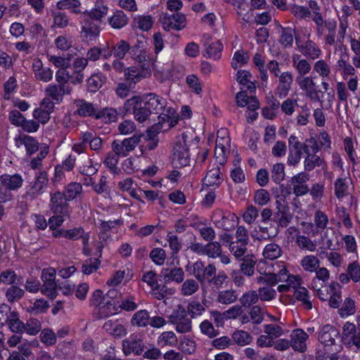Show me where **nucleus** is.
Returning <instances> with one entry per match:
<instances>
[{"mask_svg":"<svg viewBox=\"0 0 360 360\" xmlns=\"http://www.w3.org/2000/svg\"><path fill=\"white\" fill-rule=\"evenodd\" d=\"M187 139L188 135L183 133L181 138L176 141L172 150L174 158H191V156L199 158L200 149L197 143L191 142L188 145Z\"/></svg>","mask_w":360,"mask_h":360,"instance_id":"nucleus-5","label":"nucleus"},{"mask_svg":"<svg viewBox=\"0 0 360 360\" xmlns=\"http://www.w3.org/2000/svg\"><path fill=\"white\" fill-rule=\"evenodd\" d=\"M48 184V174L46 172H40L36 176L34 184L27 188L26 195L32 199L41 195L46 189Z\"/></svg>","mask_w":360,"mask_h":360,"instance_id":"nucleus-13","label":"nucleus"},{"mask_svg":"<svg viewBox=\"0 0 360 360\" xmlns=\"http://www.w3.org/2000/svg\"><path fill=\"white\" fill-rule=\"evenodd\" d=\"M199 290L198 282L193 278H188L182 282L180 288L181 294L183 296H191Z\"/></svg>","mask_w":360,"mask_h":360,"instance_id":"nucleus-34","label":"nucleus"},{"mask_svg":"<svg viewBox=\"0 0 360 360\" xmlns=\"http://www.w3.org/2000/svg\"><path fill=\"white\" fill-rule=\"evenodd\" d=\"M247 245L246 243L231 241L229 245V250L237 260H240L246 256Z\"/></svg>","mask_w":360,"mask_h":360,"instance_id":"nucleus-39","label":"nucleus"},{"mask_svg":"<svg viewBox=\"0 0 360 360\" xmlns=\"http://www.w3.org/2000/svg\"><path fill=\"white\" fill-rule=\"evenodd\" d=\"M49 308V304L46 300L39 299L34 302H30V306L27 307V311L34 314H39L46 312Z\"/></svg>","mask_w":360,"mask_h":360,"instance_id":"nucleus-56","label":"nucleus"},{"mask_svg":"<svg viewBox=\"0 0 360 360\" xmlns=\"http://www.w3.org/2000/svg\"><path fill=\"white\" fill-rule=\"evenodd\" d=\"M236 103L239 107L248 106L250 111L256 110L259 108V101L255 96L248 97L246 91H240L236 96Z\"/></svg>","mask_w":360,"mask_h":360,"instance_id":"nucleus-20","label":"nucleus"},{"mask_svg":"<svg viewBox=\"0 0 360 360\" xmlns=\"http://www.w3.org/2000/svg\"><path fill=\"white\" fill-rule=\"evenodd\" d=\"M103 328L108 333L115 338H121L127 334L125 327L118 320H108L103 324Z\"/></svg>","mask_w":360,"mask_h":360,"instance_id":"nucleus-22","label":"nucleus"},{"mask_svg":"<svg viewBox=\"0 0 360 360\" xmlns=\"http://www.w3.org/2000/svg\"><path fill=\"white\" fill-rule=\"evenodd\" d=\"M150 315L147 310L141 309L137 311L131 319L132 326L137 327H146L149 324Z\"/></svg>","mask_w":360,"mask_h":360,"instance_id":"nucleus-33","label":"nucleus"},{"mask_svg":"<svg viewBox=\"0 0 360 360\" xmlns=\"http://www.w3.org/2000/svg\"><path fill=\"white\" fill-rule=\"evenodd\" d=\"M220 174V170L217 167L210 169L203 179V185L207 187L218 186L221 181Z\"/></svg>","mask_w":360,"mask_h":360,"instance_id":"nucleus-35","label":"nucleus"},{"mask_svg":"<svg viewBox=\"0 0 360 360\" xmlns=\"http://www.w3.org/2000/svg\"><path fill=\"white\" fill-rule=\"evenodd\" d=\"M292 348L297 352H304L307 349L306 341L309 338L308 334L302 329L293 330L290 335Z\"/></svg>","mask_w":360,"mask_h":360,"instance_id":"nucleus-16","label":"nucleus"},{"mask_svg":"<svg viewBox=\"0 0 360 360\" xmlns=\"http://www.w3.org/2000/svg\"><path fill=\"white\" fill-rule=\"evenodd\" d=\"M105 77L102 74H96L91 75L87 79V91L89 92H96L103 85Z\"/></svg>","mask_w":360,"mask_h":360,"instance_id":"nucleus-47","label":"nucleus"},{"mask_svg":"<svg viewBox=\"0 0 360 360\" xmlns=\"http://www.w3.org/2000/svg\"><path fill=\"white\" fill-rule=\"evenodd\" d=\"M342 340L347 347L360 350V328L350 321L345 322L342 327Z\"/></svg>","mask_w":360,"mask_h":360,"instance_id":"nucleus-6","label":"nucleus"},{"mask_svg":"<svg viewBox=\"0 0 360 360\" xmlns=\"http://www.w3.org/2000/svg\"><path fill=\"white\" fill-rule=\"evenodd\" d=\"M274 273L265 274V284L269 286L276 285L279 282H283L284 277L281 272V267L278 268L274 266Z\"/></svg>","mask_w":360,"mask_h":360,"instance_id":"nucleus-53","label":"nucleus"},{"mask_svg":"<svg viewBox=\"0 0 360 360\" xmlns=\"http://www.w3.org/2000/svg\"><path fill=\"white\" fill-rule=\"evenodd\" d=\"M251 76L249 71L240 70L237 72L236 80L241 86L246 87L248 90L252 92L255 91V85L249 79Z\"/></svg>","mask_w":360,"mask_h":360,"instance_id":"nucleus-40","label":"nucleus"},{"mask_svg":"<svg viewBox=\"0 0 360 360\" xmlns=\"http://www.w3.org/2000/svg\"><path fill=\"white\" fill-rule=\"evenodd\" d=\"M276 208L278 210L276 217L279 224L282 227H287L292 220V214L289 209L285 204H282L279 200H276Z\"/></svg>","mask_w":360,"mask_h":360,"instance_id":"nucleus-24","label":"nucleus"},{"mask_svg":"<svg viewBox=\"0 0 360 360\" xmlns=\"http://www.w3.org/2000/svg\"><path fill=\"white\" fill-rule=\"evenodd\" d=\"M141 140V136L135 134L133 136L125 139L122 141L117 140L112 143V149L118 156H127L129 152L132 151Z\"/></svg>","mask_w":360,"mask_h":360,"instance_id":"nucleus-9","label":"nucleus"},{"mask_svg":"<svg viewBox=\"0 0 360 360\" xmlns=\"http://www.w3.org/2000/svg\"><path fill=\"white\" fill-rule=\"evenodd\" d=\"M5 323H6L10 330L14 333H18L23 332L24 323L20 321L15 312L11 313L10 318Z\"/></svg>","mask_w":360,"mask_h":360,"instance_id":"nucleus-60","label":"nucleus"},{"mask_svg":"<svg viewBox=\"0 0 360 360\" xmlns=\"http://www.w3.org/2000/svg\"><path fill=\"white\" fill-rule=\"evenodd\" d=\"M122 351L126 356L131 353L136 355L143 352V342L139 334H131L122 342Z\"/></svg>","mask_w":360,"mask_h":360,"instance_id":"nucleus-12","label":"nucleus"},{"mask_svg":"<svg viewBox=\"0 0 360 360\" xmlns=\"http://www.w3.org/2000/svg\"><path fill=\"white\" fill-rule=\"evenodd\" d=\"M166 100L155 94L133 96L125 101L122 113H132L136 121L143 123L153 113L158 114L165 107Z\"/></svg>","mask_w":360,"mask_h":360,"instance_id":"nucleus-1","label":"nucleus"},{"mask_svg":"<svg viewBox=\"0 0 360 360\" xmlns=\"http://www.w3.org/2000/svg\"><path fill=\"white\" fill-rule=\"evenodd\" d=\"M75 103L77 107V112L79 115L82 117L94 116L96 117L97 112L92 103L83 99L76 100Z\"/></svg>","mask_w":360,"mask_h":360,"instance_id":"nucleus-27","label":"nucleus"},{"mask_svg":"<svg viewBox=\"0 0 360 360\" xmlns=\"http://www.w3.org/2000/svg\"><path fill=\"white\" fill-rule=\"evenodd\" d=\"M24 294L23 289L12 285L6 289L5 296L8 302L13 303L19 301L24 296Z\"/></svg>","mask_w":360,"mask_h":360,"instance_id":"nucleus-46","label":"nucleus"},{"mask_svg":"<svg viewBox=\"0 0 360 360\" xmlns=\"http://www.w3.org/2000/svg\"><path fill=\"white\" fill-rule=\"evenodd\" d=\"M69 201L66 199L64 194L61 192L56 191L51 194L50 198V209L54 214H62L63 215H69L70 209Z\"/></svg>","mask_w":360,"mask_h":360,"instance_id":"nucleus-11","label":"nucleus"},{"mask_svg":"<svg viewBox=\"0 0 360 360\" xmlns=\"http://www.w3.org/2000/svg\"><path fill=\"white\" fill-rule=\"evenodd\" d=\"M300 264L304 271L314 272L319 269L320 261L316 256L310 255L304 256Z\"/></svg>","mask_w":360,"mask_h":360,"instance_id":"nucleus-36","label":"nucleus"},{"mask_svg":"<svg viewBox=\"0 0 360 360\" xmlns=\"http://www.w3.org/2000/svg\"><path fill=\"white\" fill-rule=\"evenodd\" d=\"M294 295L298 301L302 302L303 306L307 309L312 308V304L309 299V291L304 287H299L295 290Z\"/></svg>","mask_w":360,"mask_h":360,"instance_id":"nucleus-50","label":"nucleus"},{"mask_svg":"<svg viewBox=\"0 0 360 360\" xmlns=\"http://www.w3.org/2000/svg\"><path fill=\"white\" fill-rule=\"evenodd\" d=\"M119 307L126 311H131L136 309L138 304L136 302L135 295L131 294L122 295L119 302Z\"/></svg>","mask_w":360,"mask_h":360,"instance_id":"nucleus-37","label":"nucleus"},{"mask_svg":"<svg viewBox=\"0 0 360 360\" xmlns=\"http://www.w3.org/2000/svg\"><path fill=\"white\" fill-rule=\"evenodd\" d=\"M168 322L174 326L178 333H187L192 330L191 318L188 317L184 307L178 304L168 316Z\"/></svg>","mask_w":360,"mask_h":360,"instance_id":"nucleus-3","label":"nucleus"},{"mask_svg":"<svg viewBox=\"0 0 360 360\" xmlns=\"http://www.w3.org/2000/svg\"><path fill=\"white\" fill-rule=\"evenodd\" d=\"M326 290L329 293L328 299L329 306L334 309H338L342 301L340 285L337 283H331L326 287Z\"/></svg>","mask_w":360,"mask_h":360,"instance_id":"nucleus-21","label":"nucleus"},{"mask_svg":"<svg viewBox=\"0 0 360 360\" xmlns=\"http://www.w3.org/2000/svg\"><path fill=\"white\" fill-rule=\"evenodd\" d=\"M300 56H293V65L299 73V76L303 77L308 74L311 68V64L305 59H300Z\"/></svg>","mask_w":360,"mask_h":360,"instance_id":"nucleus-45","label":"nucleus"},{"mask_svg":"<svg viewBox=\"0 0 360 360\" xmlns=\"http://www.w3.org/2000/svg\"><path fill=\"white\" fill-rule=\"evenodd\" d=\"M238 299V294L235 290L229 289L221 290L218 293L217 302L222 304H231Z\"/></svg>","mask_w":360,"mask_h":360,"instance_id":"nucleus-42","label":"nucleus"},{"mask_svg":"<svg viewBox=\"0 0 360 360\" xmlns=\"http://www.w3.org/2000/svg\"><path fill=\"white\" fill-rule=\"evenodd\" d=\"M296 82L300 88L305 91L306 96L312 101L321 102L319 95V91L316 90V84L311 77L297 76L296 77Z\"/></svg>","mask_w":360,"mask_h":360,"instance_id":"nucleus-14","label":"nucleus"},{"mask_svg":"<svg viewBox=\"0 0 360 360\" xmlns=\"http://www.w3.org/2000/svg\"><path fill=\"white\" fill-rule=\"evenodd\" d=\"M124 77L127 82L136 84L143 77L142 71L136 67L127 68L124 70Z\"/></svg>","mask_w":360,"mask_h":360,"instance_id":"nucleus-52","label":"nucleus"},{"mask_svg":"<svg viewBox=\"0 0 360 360\" xmlns=\"http://www.w3.org/2000/svg\"><path fill=\"white\" fill-rule=\"evenodd\" d=\"M80 5L79 0H60L57 2L56 7L59 10L70 9L75 14H81L82 11L78 9Z\"/></svg>","mask_w":360,"mask_h":360,"instance_id":"nucleus-51","label":"nucleus"},{"mask_svg":"<svg viewBox=\"0 0 360 360\" xmlns=\"http://www.w3.org/2000/svg\"><path fill=\"white\" fill-rule=\"evenodd\" d=\"M38 345V341L36 340L32 341L23 340L18 347V352H20L21 356L26 358L32 354V349L37 347Z\"/></svg>","mask_w":360,"mask_h":360,"instance_id":"nucleus-57","label":"nucleus"},{"mask_svg":"<svg viewBox=\"0 0 360 360\" xmlns=\"http://www.w3.org/2000/svg\"><path fill=\"white\" fill-rule=\"evenodd\" d=\"M309 181V176L304 172H300L291 178L289 184V191L287 193L290 194L291 189L292 193L297 196H302L309 191V188L307 185Z\"/></svg>","mask_w":360,"mask_h":360,"instance_id":"nucleus-10","label":"nucleus"},{"mask_svg":"<svg viewBox=\"0 0 360 360\" xmlns=\"http://www.w3.org/2000/svg\"><path fill=\"white\" fill-rule=\"evenodd\" d=\"M114 51V57L118 59H123L127 53L134 52V48L131 47L129 44L124 40H120L115 44L112 45Z\"/></svg>","mask_w":360,"mask_h":360,"instance_id":"nucleus-32","label":"nucleus"},{"mask_svg":"<svg viewBox=\"0 0 360 360\" xmlns=\"http://www.w3.org/2000/svg\"><path fill=\"white\" fill-rule=\"evenodd\" d=\"M82 191V186L79 183L72 182L69 184L63 193L69 201L76 198Z\"/></svg>","mask_w":360,"mask_h":360,"instance_id":"nucleus-55","label":"nucleus"},{"mask_svg":"<svg viewBox=\"0 0 360 360\" xmlns=\"http://www.w3.org/2000/svg\"><path fill=\"white\" fill-rule=\"evenodd\" d=\"M295 32V30L290 27H281V35L278 40L279 43L284 48L292 47Z\"/></svg>","mask_w":360,"mask_h":360,"instance_id":"nucleus-28","label":"nucleus"},{"mask_svg":"<svg viewBox=\"0 0 360 360\" xmlns=\"http://www.w3.org/2000/svg\"><path fill=\"white\" fill-rule=\"evenodd\" d=\"M160 22L165 30H181L186 26V16L181 13H165L160 18Z\"/></svg>","mask_w":360,"mask_h":360,"instance_id":"nucleus-8","label":"nucleus"},{"mask_svg":"<svg viewBox=\"0 0 360 360\" xmlns=\"http://www.w3.org/2000/svg\"><path fill=\"white\" fill-rule=\"evenodd\" d=\"M259 296L255 290H249L243 293L239 299L241 305L249 308L259 301Z\"/></svg>","mask_w":360,"mask_h":360,"instance_id":"nucleus-48","label":"nucleus"},{"mask_svg":"<svg viewBox=\"0 0 360 360\" xmlns=\"http://www.w3.org/2000/svg\"><path fill=\"white\" fill-rule=\"evenodd\" d=\"M149 256L153 263L162 266L165 262L166 252L162 248H155L150 251Z\"/></svg>","mask_w":360,"mask_h":360,"instance_id":"nucleus-62","label":"nucleus"},{"mask_svg":"<svg viewBox=\"0 0 360 360\" xmlns=\"http://www.w3.org/2000/svg\"><path fill=\"white\" fill-rule=\"evenodd\" d=\"M259 299L262 301L270 302L276 299V290L270 286H264L258 289Z\"/></svg>","mask_w":360,"mask_h":360,"instance_id":"nucleus-59","label":"nucleus"},{"mask_svg":"<svg viewBox=\"0 0 360 360\" xmlns=\"http://www.w3.org/2000/svg\"><path fill=\"white\" fill-rule=\"evenodd\" d=\"M240 268V271L247 276H252L255 274V266L256 259L252 255H248L242 259Z\"/></svg>","mask_w":360,"mask_h":360,"instance_id":"nucleus-30","label":"nucleus"},{"mask_svg":"<svg viewBox=\"0 0 360 360\" xmlns=\"http://www.w3.org/2000/svg\"><path fill=\"white\" fill-rule=\"evenodd\" d=\"M276 266L278 268L281 267V272L284 277L283 282H285L290 288H295V290L301 287V278L297 275L289 274L284 262L277 263Z\"/></svg>","mask_w":360,"mask_h":360,"instance_id":"nucleus-25","label":"nucleus"},{"mask_svg":"<svg viewBox=\"0 0 360 360\" xmlns=\"http://www.w3.org/2000/svg\"><path fill=\"white\" fill-rule=\"evenodd\" d=\"M56 275V271L55 269L46 268L42 271L41 276L43 281L41 292L51 300L55 299L58 295Z\"/></svg>","mask_w":360,"mask_h":360,"instance_id":"nucleus-7","label":"nucleus"},{"mask_svg":"<svg viewBox=\"0 0 360 360\" xmlns=\"http://www.w3.org/2000/svg\"><path fill=\"white\" fill-rule=\"evenodd\" d=\"M299 50L304 56L312 60L318 58L321 53V49L311 40H307L304 45L300 46Z\"/></svg>","mask_w":360,"mask_h":360,"instance_id":"nucleus-26","label":"nucleus"},{"mask_svg":"<svg viewBox=\"0 0 360 360\" xmlns=\"http://www.w3.org/2000/svg\"><path fill=\"white\" fill-rule=\"evenodd\" d=\"M338 309V314L341 318L345 319L352 316L356 312L355 301L351 297H347Z\"/></svg>","mask_w":360,"mask_h":360,"instance_id":"nucleus-29","label":"nucleus"},{"mask_svg":"<svg viewBox=\"0 0 360 360\" xmlns=\"http://www.w3.org/2000/svg\"><path fill=\"white\" fill-rule=\"evenodd\" d=\"M223 45L220 41L212 42L207 48H205V54L204 56L217 60L221 58Z\"/></svg>","mask_w":360,"mask_h":360,"instance_id":"nucleus-43","label":"nucleus"},{"mask_svg":"<svg viewBox=\"0 0 360 360\" xmlns=\"http://www.w3.org/2000/svg\"><path fill=\"white\" fill-rule=\"evenodd\" d=\"M187 314L191 316V319H195L205 311V307L198 301L190 302L186 308Z\"/></svg>","mask_w":360,"mask_h":360,"instance_id":"nucleus-61","label":"nucleus"},{"mask_svg":"<svg viewBox=\"0 0 360 360\" xmlns=\"http://www.w3.org/2000/svg\"><path fill=\"white\" fill-rule=\"evenodd\" d=\"M295 242L301 250L309 252H314L316 250L315 243L304 235H297Z\"/></svg>","mask_w":360,"mask_h":360,"instance_id":"nucleus-49","label":"nucleus"},{"mask_svg":"<svg viewBox=\"0 0 360 360\" xmlns=\"http://www.w3.org/2000/svg\"><path fill=\"white\" fill-rule=\"evenodd\" d=\"M167 241L168 242L169 247L172 251L173 256L176 255L182 248L181 241L178 236L172 231H169L166 236Z\"/></svg>","mask_w":360,"mask_h":360,"instance_id":"nucleus-58","label":"nucleus"},{"mask_svg":"<svg viewBox=\"0 0 360 360\" xmlns=\"http://www.w3.org/2000/svg\"><path fill=\"white\" fill-rule=\"evenodd\" d=\"M339 335L338 330L330 325L323 326L320 332L319 340L320 342L325 346H332L335 345V339Z\"/></svg>","mask_w":360,"mask_h":360,"instance_id":"nucleus-17","label":"nucleus"},{"mask_svg":"<svg viewBox=\"0 0 360 360\" xmlns=\"http://www.w3.org/2000/svg\"><path fill=\"white\" fill-rule=\"evenodd\" d=\"M23 178L20 174H4L0 176V191L6 193L8 202L13 199V192L22 186Z\"/></svg>","mask_w":360,"mask_h":360,"instance_id":"nucleus-4","label":"nucleus"},{"mask_svg":"<svg viewBox=\"0 0 360 360\" xmlns=\"http://www.w3.org/2000/svg\"><path fill=\"white\" fill-rule=\"evenodd\" d=\"M108 12V7L103 1H97L90 11L81 13L82 35L89 40H94L99 35L103 19Z\"/></svg>","mask_w":360,"mask_h":360,"instance_id":"nucleus-2","label":"nucleus"},{"mask_svg":"<svg viewBox=\"0 0 360 360\" xmlns=\"http://www.w3.org/2000/svg\"><path fill=\"white\" fill-rule=\"evenodd\" d=\"M123 106L118 109L113 108H105L98 110L96 115V119H101L105 123H111L117 120L118 116L124 117L126 113L122 112Z\"/></svg>","mask_w":360,"mask_h":360,"instance_id":"nucleus-19","label":"nucleus"},{"mask_svg":"<svg viewBox=\"0 0 360 360\" xmlns=\"http://www.w3.org/2000/svg\"><path fill=\"white\" fill-rule=\"evenodd\" d=\"M101 266L98 258H90L85 260L82 266V272L85 275H90L96 271Z\"/></svg>","mask_w":360,"mask_h":360,"instance_id":"nucleus-54","label":"nucleus"},{"mask_svg":"<svg viewBox=\"0 0 360 360\" xmlns=\"http://www.w3.org/2000/svg\"><path fill=\"white\" fill-rule=\"evenodd\" d=\"M71 91L72 89L70 85H60L58 84H51L45 89L46 95L56 103H61L63 96L65 94H70Z\"/></svg>","mask_w":360,"mask_h":360,"instance_id":"nucleus-15","label":"nucleus"},{"mask_svg":"<svg viewBox=\"0 0 360 360\" xmlns=\"http://www.w3.org/2000/svg\"><path fill=\"white\" fill-rule=\"evenodd\" d=\"M109 24L115 29H120L128 22V18L122 11H117L108 19Z\"/></svg>","mask_w":360,"mask_h":360,"instance_id":"nucleus-41","label":"nucleus"},{"mask_svg":"<svg viewBox=\"0 0 360 360\" xmlns=\"http://www.w3.org/2000/svg\"><path fill=\"white\" fill-rule=\"evenodd\" d=\"M347 272L353 282L358 283L360 281V265L357 261L348 264Z\"/></svg>","mask_w":360,"mask_h":360,"instance_id":"nucleus-64","label":"nucleus"},{"mask_svg":"<svg viewBox=\"0 0 360 360\" xmlns=\"http://www.w3.org/2000/svg\"><path fill=\"white\" fill-rule=\"evenodd\" d=\"M282 254V248L280 245L274 243L267 244L262 252L264 257L269 260H274L280 257Z\"/></svg>","mask_w":360,"mask_h":360,"instance_id":"nucleus-31","label":"nucleus"},{"mask_svg":"<svg viewBox=\"0 0 360 360\" xmlns=\"http://www.w3.org/2000/svg\"><path fill=\"white\" fill-rule=\"evenodd\" d=\"M158 345L160 347H175L178 345V338L174 332L164 331L160 334L157 339Z\"/></svg>","mask_w":360,"mask_h":360,"instance_id":"nucleus-23","label":"nucleus"},{"mask_svg":"<svg viewBox=\"0 0 360 360\" xmlns=\"http://www.w3.org/2000/svg\"><path fill=\"white\" fill-rule=\"evenodd\" d=\"M160 276L165 283L172 282L181 283L184 279V272L180 267H165L162 269Z\"/></svg>","mask_w":360,"mask_h":360,"instance_id":"nucleus-18","label":"nucleus"},{"mask_svg":"<svg viewBox=\"0 0 360 360\" xmlns=\"http://www.w3.org/2000/svg\"><path fill=\"white\" fill-rule=\"evenodd\" d=\"M178 348L183 354H193L196 350V343L193 339L184 336L180 339Z\"/></svg>","mask_w":360,"mask_h":360,"instance_id":"nucleus-38","label":"nucleus"},{"mask_svg":"<svg viewBox=\"0 0 360 360\" xmlns=\"http://www.w3.org/2000/svg\"><path fill=\"white\" fill-rule=\"evenodd\" d=\"M319 150V147L317 141L311 137L307 139L304 143V153L307 155V158L314 156V155Z\"/></svg>","mask_w":360,"mask_h":360,"instance_id":"nucleus-63","label":"nucleus"},{"mask_svg":"<svg viewBox=\"0 0 360 360\" xmlns=\"http://www.w3.org/2000/svg\"><path fill=\"white\" fill-rule=\"evenodd\" d=\"M288 147L290 155H295V158L301 157L302 151H304V143L299 141L296 136H290L288 139Z\"/></svg>","mask_w":360,"mask_h":360,"instance_id":"nucleus-44","label":"nucleus"}]
</instances>
